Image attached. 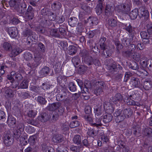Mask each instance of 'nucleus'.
I'll use <instances>...</instances> for the list:
<instances>
[{
	"label": "nucleus",
	"instance_id": "1",
	"mask_svg": "<svg viewBox=\"0 0 152 152\" xmlns=\"http://www.w3.org/2000/svg\"><path fill=\"white\" fill-rule=\"evenodd\" d=\"M15 74V72H12L11 73V75L7 76V79L12 83V87L13 88H16L19 84V82L21 80L23 77L19 73L16 74L15 76V80L14 81V79L12 76L14 75Z\"/></svg>",
	"mask_w": 152,
	"mask_h": 152
},
{
	"label": "nucleus",
	"instance_id": "2",
	"mask_svg": "<svg viewBox=\"0 0 152 152\" xmlns=\"http://www.w3.org/2000/svg\"><path fill=\"white\" fill-rule=\"evenodd\" d=\"M121 110H118L115 112V115L116 117L115 119L117 122H120L123 120L125 118H127L129 117V115L131 114L130 112L129 113V110L127 109H124L123 112V114L121 115L120 113Z\"/></svg>",
	"mask_w": 152,
	"mask_h": 152
},
{
	"label": "nucleus",
	"instance_id": "3",
	"mask_svg": "<svg viewBox=\"0 0 152 152\" xmlns=\"http://www.w3.org/2000/svg\"><path fill=\"white\" fill-rule=\"evenodd\" d=\"M93 115L91 114H89L85 115V119L86 121H87L90 124L96 127L101 125V119L100 118L98 119V121L97 120L96 123H94L93 122Z\"/></svg>",
	"mask_w": 152,
	"mask_h": 152
},
{
	"label": "nucleus",
	"instance_id": "4",
	"mask_svg": "<svg viewBox=\"0 0 152 152\" xmlns=\"http://www.w3.org/2000/svg\"><path fill=\"white\" fill-rule=\"evenodd\" d=\"M97 86L94 91V93L96 95H99L103 93V88L104 87V83L103 82H99L96 84Z\"/></svg>",
	"mask_w": 152,
	"mask_h": 152
},
{
	"label": "nucleus",
	"instance_id": "5",
	"mask_svg": "<svg viewBox=\"0 0 152 152\" xmlns=\"http://www.w3.org/2000/svg\"><path fill=\"white\" fill-rule=\"evenodd\" d=\"M23 132V125L22 126L20 125H18L16 129H15L14 131V134L15 137L17 138L20 137Z\"/></svg>",
	"mask_w": 152,
	"mask_h": 152
},
{
	"label": "nucleus",
	"instance_id": "6",
	"mask_svg": "<svg viewBox=\"0 0 152 152\" xmlns=\"http://www.w3.org/2000/svg\"><path fill=\"white\" fill-rule=\"evenodd\" d=\"M77 82L78 83V85L80 86L81 89V92L83 94H88L89 92L88 91V86L85 84L86 83H85V87L83 88V83L82 81L80 80H77Z\"/></svg>",
	"mask_w": 152,
	"mask_h": 152
},
{
	"label": "nucleus",
	"instance_id": "7",
	"mask_svg": "<svg viewBox=\"0 0 152 152\" xmlns=\"http://www.w3.org/2000/svg\"><path fill=\"white\" fill-rule=\"evenodd\" d=\"M8 32L10 37L12 38L16 37L18 35V31L17 28L15 27L10 28Z\"/></svg>",
	"mask_w": 152,
	"mask_h": 152
},
{
	"label": "nucleus",
	"instance_id": "8",
	"mask_svg": "<svg viewBox=\"0 0 152 152\" xmlns=\"http://www.w3.org/2000/svg\"><path fill=\"white\" fill-rule=\"evenodd\" d=\"M115 10L120 12L130 10L129 6H128L126 4L118 5L115 8Z\"/></svg>",
	"mask_w": 152,
	"mask_h": 152
},
{
	"label": "nucleus",
	"instance_id": "9",
	"mask_svg": "<svg viewBox=\"0 0 152 152\" xmlns=\"http://www.w3.org/2000/svg\"><path fill=\"white\" fill-rule=\"evenodd\" d=\"M103 133V131L102 130H99L98 131H97L93 129H89L87 132V134L90 136L92 137H94L98 134H100V133Z\"/></svg>",
	"mask_w": 152,
	"mask_h": 152
},
{
	"label": "nucleus",
	"instance_id": "10",
	"mask_svg": "<svg viewBox=\"0 0 152 152\" xmlns=\"http://www.w3.org/2000/svg\"><path fill=\"white\" fill-rule=\"evenodd\" d=\"M8 125L10 127H13L16 123L15 119L11 115H9L7 120Z\"/></svg>",
	"mask_w": 152,
	"mask_h": 152
},
{
	"label": "nucleus",
	"instance_id": "11",
	"mask_svg": "<svg viewBox=\"0 0 152 152\" xmlns=\"http://www.w3.org/2000/svg\"><path fill=\"white\" fill-rule=\"evenodd\" d=\"M138 15L140 16H148L149 15V13L147 10H145L143 8H140L138 10Z\"/></svg>",
	"mask_w": 152,
	"mask_h": 152
},
{
	"label": "nucleus",
	"instance_id": "12",
	"mask_svg": "<svg viewBox=\"0 0 152 152\" xmlns=\"http://www.w3.org/2000/svg\"><path fill=\"white\" fill-rule=\"evenodd\" d=\"M122 99V98L121 95L120 94H117L113 97V101L114 103L116 104L118 102H121Z\"/></svg>",
	"mask_w": 152,
	"mask_h": 152
},
{
	"label": "nucleus",
	"instance_id": "13",
	"mask_svg": "<svg viewBox=\"0 0 152 152\" xmlns=\"http://www.w3.org/2000/svg\"><path fill=\"white\" fill-rule=\"evenodd\" d=\"M26 15L28 16V19L31 20L34 17V14L32 10V8L31 7L29 6L27 9V12Z\"/></svg>",
	"mask_w": 152,
	"mask_h": 152
},
{
	"label": "nucleus",
	"instance_id": "14",
	"mask_svg": "<svg viewBox=\"0 0 152 152\" xmlns=\"http://www.w3.org/2000/svg\"><path fill=\"white\" fill-rule=\"evenodd\" d=\"M140 34L142 38L146 40V41H145L144 42H145L146 43H148L149 40L148 39L149 37L148 36L149 35V33L145 31H142L140 33Z\"/></svg>",
	"mask_w": 152,
	"mask_h": 152
},
{
	"label": "nucleus",
	"instance_id": "15",
	"mask_svg": "<svg viewBox=\"0 0 152 152\" xmlns=\"http://www.w3.org/2000/svg\"><path fill=\"white\" fill-rule=\"evenodd\" d=\"M77 23V19L75 17L71 18L69 21V24L72 26H74Z\"/></svg>",
	"mask_w": 152,
	"mask_h": 152
},
{
	"label": "nucleus",
	"instance_id": "16",
	"mask_svg": "<svg viewBox=\"0 0 152 152\" xmlns=\"http://www.w3.org/2000/svg\"><path fill=\"white\" fill-rule=\"evenodd\" d=\"M77 52L76 48L74 46H70L68 48V52L70 55L75 54Z\"/></svg>",
	"mask_w": 152,
	"mask_h": 152
},
{
	"label": "nucleus",
	"instance_id": "17",
	"mask_svg": "<svg viewBox=\"0 0 152 152\" xmlns=\"http://www.w3.org/2000/svg\"><path fill=\"white\" fill-rule=\"evenodd\" d=\"M138 14V10L134 9L130 13L129 16L131 19L134 20L136 18Z\"/></svg>",
	"mask_w": 152,
	"mask_h": 152
},
{
	"label": "nucleus",
	"instance_id": "18",
	"mask_svg": "<svg viewBox=\"0 0 152 152\" xmlns=\"http://www.w3.org/2000/svg\"><path fill=\"white\" fill-rule=\"evenodd\" d=\"M112 8V4L111 3L107 4L105 9V13L108 16L110 15Z\"/></svg>",
	"mask_w": 152,
	"mask_h": 152
},
{
	"label": "nucleus",
	"instance_id": "19",
	"mask_svg": "<svg viewBox=\"0 0 152 152\" xmlns=\"http://www.w3.org/2000/svg\"><path fill=\"white\" fill-rule=\"evenodd\" d=\"M116 21L114 19L111 18L108 20L107 25L110 27H113L116 25Z\"/></svg>",
	"mask_w": 152,
	"mask_h": 152
},
{
	"label": "nucleus",
	"instance_id": "20",
	"mask_svg": "<svg viewBox=\"0 0 152 152\" xmlns=\"http://www.w3.org/2000/svg\"><path fill=\"white\" fill-rule=\"evenodd\" d=\"M4 143L7 146H9L12 144V142L10 140V138L8 135H6L4 137Z\"/></svg>",
	"mask_w": 152,
	"mask_h": 152
},
{
	"label": "nucleus",
	"instance_id": "21",
	"mask_svg": "<svg viewBox=\"0 0 152 152\" xmlns=\"http://www.w3.org/2000/svg\"><path fill=\"white\" fill-rule=\"evenodd\" d=\"M49 72V68L47 67H45L42 68L40 71L41 76H45L48 75Z\"/></svg>",
	"mask_w": 152,
	"mask_h": 152
},
{
	"label": "nucleus",
	"instance_id": "22",
	"mask_svg": "<svg viewBox=\"0 0 152 152\" xmlns=\"http://www.w3.org/2000/svg\"><path fill=\"white\" fill-rule=\"evenodd\" d=\"M27 137L26 135L22 136L20 138V142L23 145H26L27 144Z\"/></svg>",
	"mask_w": 152,
	"mask_h": 152
},
{
	"label": "nucleus",
	"instance_id": "23",
	"mask_svg": "<svg viewBox=\"0 0 152 152\" xmlns=\"http://www.w3.org/2000/svg\"><path fill=\"white\" fill-rule=\"evenodd\" d=\"M22 51V50L21 49H20L18 47H16L15 48L12 50V54L13 56H15L21 52Z\"/></svg>",
	"mask_w": 152,
	"mask_h": 152
},
{
	"label": "nucleus",
	"instance_id": "24",
	"mask_svg": "<svg viewBox=\"0 0 152 152\" xmlns=\"http://www.w3.org/2000/svg\"><path fill=\"white\" fill-rule=\"evenodd\" d=\"M106 40L105 38H102L101 39L99 42V45L100 48L103 50L107 49L104 44V42Z\"/></svg>",
	"mask_w": 152,
	"mask_h": 152
},
{
	"label": "nucleus",
	"instance_id": "25",
	"mask_svg": "<svg viewBox=\"0 0 152 152\" xmlns=\"http://www.w3.org/2000/svg\"><path fill=\"white\" fill-rule=\"evenodd\" d=\"M5 96L7 97H12L13 95V92L9 88L5 89Z\"/></svg>",
	"mask_w": 152,
	"mask_h": 152
},
{
	"label": "nucleus",
	"instance_id": "26",
	"mask_svg": "<svg viewBox=\"0 0 152 152\" xmlns=\"http://www.w3.org/2000/svg\"><path fill=\"white\" fill-rule=\"evenodd\" d=\"M112 119V115L110 114H108L104 116L103 119V121L105 123H107L110 121Z\"/></svg>",
	"mask_w": 152,
	"mask_h": 152
},
{
	"label": "nucleus",
	"instance_id": "27",
	"mask_svg": "<svg viewBox=\"0 0 152 152\" xmlns=\"http://www.w3.org/2000/svg\"><path fill=\"white\" fill-rule=\"evenodd\" d=\"M71 150L75 152H80L81 150L80 147L74 145H72L70 148Z\"/></svg>",
	"mask_w": 152,
	"mask_h": 152
},
{
	"label": "nucleus",
	"instance_id": "28",
	"mask_svg": "<svg viewBox=\"0 0 152 152\" xmlns=\"http://www.w3.org/2000/svg\"><path fill=\"white\" fill-rule=\"evenodd\" d=\"M28 83L26 80H24L20 83V86H18V88H21L23 89L26 88L28 87Z\"/></svg>",
	"mask_w": 152,
	"mask_h": 152
},
{
	"label": "nucleus",
	"instance_id": "29",
	"mask_svg": "<svg viewBox=\"0 0 152 152\" xmlns=\"http://www.w3.org/2000/svg\"><path fill=\"white\" fill-rule=\"evenodd\" d=\"M52 141L55 143H58L61 142V140L59 135H56L53 136L52 138Z\"/></svg>",
	"mask_w": 152,
	"mask_h": 152
},
{
	"label": "nucleus",
	"instance_id": "30",
	"mask_svg": "<svg viewBox=\"0 0 152 152\" xmlns=\"http://www.w3.org/2000/svg\"><path fill=\"white\" fill-rule=\"evenodd\" d=\"M103 8V7L102 3L100 4L99 7H98V6H97L96 9V13L98 15H99L102 12Z\"/></svg>",
	"mask_w": 152,
	"mask_h": 152
},
{
	"label": "nucleus",
	"instance_id": "31",
	"mask_svg": "<svg viewBox=\"0 0 152 152\" xmlns=\"http://www.w3.org/2000/svg\"><path fill=\"white\" fill-rule=\"evenodd\" d=\"M79 122L77 121H74L70 123V126L71 128H73L79 126Z\"/></svg>",
	"mask_w": 152,
	"mask_h": 152
},
{
	"label": "nucleus",
	"instance_id": "32",
	"mask_svg": "<svg viewBox=\"0 0 152 152\" xmlns=\"http://www.w3.org/2000/svg\"><path fill=\"white\" fill-rule=\"evenodd\" d=\"M81 138L79 135H75L73 138V141L76 144H78L81 142Z\"/></svg>",
	"mask_w": 152,
	"mask_h": 152
},
{
	"label": "nucleus",
	"instance_id": "33",
	"mask_svg": "<svg viewBox=\"0 0 152 152\" xmlns=\"http://www.w3.org/2000/svg\"><path fill=\"white\" fill-rule=\"evenodd\" d=\"M24 57L26 60L29 61L32 59V55L29 53L27 52L25 53Z\"/></svg>",
	"mask_w": 152,
	"mask_h": 152
},
{
	"label": "nucleus",
	"instance_id": "34",
	"mask_svg": "<svg viewBox=\"0 0 152 152\" xmlns=\"http://www.w3.org/2000/svg\"><path fill=\"white\" fill-rule=\"evenodd\" d=\"M37 111L33 110H29L28 113V115L29 117H34L37 114Z\"/></svg>",
	"mask_w": 152,
	"mask_h": 152
},
{
	"label": "nucleus",
	"instance_id": "35",
	"mask_svg": "<svg viewBox=\"0 0 152 152\" xmlns=\"http://www.w3.org/2000/svg\"><path fill=\"white\" fill-rule=\"evenodd\" d=\"M58 32L57 29H52L51 30L50 34L51 35L55 37H58Z\"/></svg>",
	"mask_w": 152,
	"mask_h": 152
},
{
	"label": "nucleus",
	"instance_id": "36",
	"mask_svg": "<svg viewBox=\"0 0 152 152\" xmlns=\"http://www.w3.org/2000/svg\"><path fill=\"white\" fill-rule=\"evenodd\" d=\"M102 134H103V132L102 133H100V134H99L101 136V139L102 141L105 142H107L108 140V139L107 137V136Z\"/></svg>",
	"mask_w": 152,
	"mask_h": 152
},
{
	"label": "nucleus",
	"instance_id": "37",
	"mask_svg": "<svg viewBox=\"0 0 152 152\" xmlns=\"http://www.w3.org/2000/svg\"><path fill=\"white\" fill-rule=\"evenodd\" d=\"M37 101L41 104H45L46 102L45 98L40 96L38 97Z\"/></svg>",
	"mask_w": 152,
	"mask_h": 152
},
{
	"label": "nucleus",
	"instance_id": "38",
	"mask_svg": "<svg viewBox=\"0 0 152 152\" xmlns=\"http://www.w3.org/2000/svg\"><path fill=\"white\" fill-rule=\"evenodd\" d=\"M72 61L74 64H76V65H78L79 62H80V60L77 57H74L72 58Z\"/></svg>",
	"mask_w": 152,
	"mask_h": 152
},
{
	"label": "nucleus",
	"instance_id": "39",
	"mask_svg": "<svg viewBox=\"0 0 152 152\" xmlns=\"http://www.w3.org/2000/svg\"><path fill=\"white\" fill-rule=\"evenodd\" d=\"M151 86V85L149 82H145L144 87L145 88L146 90H149Z\"/></svg>",
	"mask_w": 152,
	"mask_h": 152
},
{
	"label": "nucleus",
	"instance_id": "40",
	"mask_svg": "<svg viewBox=\"0 0 152 152\" xmlns=\"http://www.w3.org/2000/svg\"><path fill=\"white\" fill-rule=\"evenodd\" d=\"M3 48L6 50H9L11 47V45L9 43L5 42L4 44Z\"/></svg>",
	"mask_w": 152,
	"mask_h": 152
},
{
	"label": "nucleus",
	"instance_id": "41",
	"mask_svg": "<svg viewBox=\"0 0 152 152\" xmlns=\"http://www.w3.org/2000/svg\"><path fill=\"white\" fill-rule=\"evenodd\" d=\"M132 73L130 72H127L126 73L124 78L126 81L127 80L129 77L132 76Z\"/></svg>",
	"mask_w": 152,
	"mask_h": 152
},
{
	"label": "nucleus",
	"instance_id": "42",
	"mask_svg": "<svg viewBox=\"0 0 152 152\" xmlns=\"http://www.w3.org/2000/svg\"><path fill=\"white\" fill-rule=\"evenodd\" d=\"M132 82L133 85L135 86H137L138 84V79L137 78L134 79L132 81Z\"/></svg>",
	"mask_w": 152,
	"mask_h": 152
},
{
	"label": "nucleus",
	"instance_id": "43",
	"mask_svg": "<svg viewBox=\"0 0 152 152\" xmlns=\"http://www.w3.org/2000/svg\"><path fill=\"white\" fill-rule=\"evenodd\" d=\"M5 117V115L4 112L0 110V120L4 118Z\"/></svg>",
	"mask_w": 152,
	"mask_h": 152
},
{
	"label": "nucleus",
	"instance_id": "44",
	"mask_svg": "<svg viewBox=\"0 0 152 152\" xmlns=\"http://www.w3.org/2000/svg\"><path fill=\"white\" fill-rule=\"evenodd\" d=\"M125 29L129 33H131L132 31V26L130 24L128 26L126 27Z\"/></svg>",
	"mask_w": 152,
	"mask_h": 152
},
{
	"label": "nucleus",
	"instance_id": "45",
	"mask_svg": "<svg viewBox=\"0 0 152 152\" xmlns=\"http://www.w3.org/2000/svg\"><path fill=\"white\" fill-rule=\"evenodd\" d=\"M133 58L136 61H139L140 59V55L139 54L134 55Z\"/></svg>",
	"mask_w": 152,
	"mask_h": 152
},
{
	"label": "nucleus",
	"instance_id": "46",
	"mask_svg": "<svg viewBox=\"0 0 152 152\" xmlns=\"http://www.w3.org/2000/svg\"><path fill=\"white\" fill-rule=\"evenodd\" d=\"M38 47L41 49L42 51H44L45 49L44 45L41 43H39L38 44Z\"/></svg>",
	"mask_w": 152,
	"mask_h": 152
},
{
	"label": "nucleus",
	"instance_id": "47",
	"mask_svg": "<svg viewBox=\"0 0 152 152\" xmlns=\"http://www.w3.org/2000/svg\"><path fill=\"white\" fill-rule=\"evenodd\" d=\"M4 67V66H1L0 68V74L1 75H3L5 73Z\"/></svg>",
	"mask_w": 152,
	"mask_h": 152
},
{
	"label": "nucleus",
	"instance_id": "48",
	"mask_svg": "<svg viewBox=\"0 0 152 152\" xmlns=\"http://www.w3.org/2000/svg\"><path fill=\"white\" fill-rule=\"evenodd\" d=\"M69 89L70 91L73 92L75 91L76 88L75 86L74 85H72V86L69 87Z\"/></svg>",
	"mask_w": 152,
	"mask_h": 152
},
{
	"label": "nucleus",
	"instance_id": "49",
	"mask_svg": "<svg viewBox=\"0 0 152 152\" xmlns=\"http://www.w3.org/2000/svg\"><path fill=\"white\" fill-rule=\"evenodd\" d=\"M59 31L61 34H63L65 32L64 29L63 28H60L59 29Z\"/></svg>",
	"mask_w": 152,
	"mask_h": 152
},
{
	"label": "nucleus",
	"instance_id": "50",
	"mask_svg": "<svg viewBox=\"0 0 152 152\" xmlns=\"http://www.w3.org/2000/svg\"><path fill=\"white\" fill-rule=\"evenodd\" d=\"M46 148L48 150V152H54L53 149L52 148L50 147H47Z\"/></svg>",
	"mask_w": 152,
	"mask_h": 152
},
{
	"label": "nucleus",
	"instance_id": "51",
	"mask_svg": "<svg viewBox=\"0 0 152 152\" xmlns=\"http://www.w3.org/2000/svg\"><path fill=\"white\" fill-rule=\"evenodd\" d=\"M61 149V148L60 147H59L58 149V151H60V152H68V151L66 148H64L63 149H61V150L60 151L59 149Z\"/></svg>",
	"mask_w": 152,
	"mask_h": 152
},
{
	"label": "nucleus",
	"instance_id": "52",
	"mask_svg": "<svg viewBox=\"0 0 152 152\" xmlns=\"http://www.w3.org/2000/svg\"><path fill=\"white\" fill-rule=\"evenodd\" d=\"M132 68L135 70H137L138 69V66L136 64H135L134 66H132Z\"/></svg>",
	"mask_w": 152,
	"mask_h": 152
},
{
	"label": "nucleus",
	"instance_id": "53",
	"mask_svg": "<svg viewBox=\"0 0 152 152\" xmlns=\"http://www.w3.org/2000/svg\"><path fill=\"white\" fill-rule=\"evenodd\" d=\"M117 43H115V45L117 46V48H122V45L119 43L118 42H117Z\"/></svg>",
	"mask_w": 152,
	"mask_h": 152
},
{
	"label": "nucleus",
	"instance_id": "54",
	"mask_svg": "<svg viewBox=\"0 0 152 152\" xmlns=\"http://www.w3.org/2000/svg\"><path fill=\"white\" fill-rule=\"evenodd\" d=\"M42 88L44 90L47 89L49 88V87L48 88V86L47 85L44 84H42Z\"/></svg>",
	"mask_w": 152,
	"mask_h": 152
},
{
	"label": "nucleus",
	"instance_id": "55",
	"mask_svg": "<svg viewBox=\"0 0 152 152\" xmlns=\"http://www.w3.org/2000/svg\"><path fill=\"white\" fill-rule=\"evenodd\" d=\"M132 102H131V103L130 104H132V105H137L138 106L139 105V104L137 102H135L134 101H131Z\"/></svg>",
	"mask_w": 152,
	"mask_h": 152
},
{
	"label": "nucleus",
	"instance_id": "56",
	"mask_svg": "<svg viewBox=\"0 0 152 152\" xmlns=\"http://www.w3.org/2000/svg\"><path fill=\"white\" fill-rule=\"evenodd\" d=\"M138 48H139L140 49L142 50L144 48V47L143 46V45L139 43L138 44Z\"/></svg>",
	"mask_w": 152,
	"mask_h": 152
},
{
	"label": "nucleus",
	"instance_id": "57",
	"mask_svg": "<svg viewBox=\"0 0 152 152\" xmlns=\"http://www.w3.org/2000/svg\"><path fill=\"white\" fill-rule=\"evenodd\" d=\"M31 148L28 147L25 150V152H31Z\"/></svg>",
	"mask_w": 152,
	"mask_h": 152
},
{
	"label": "nucleus",
	"instance_id": "58",
	"mask_svg": "<svg viewBox=\"0 0 152 152\" xmlns=\"http://www.w3.org/2000/svg\"><path fill=\"white\" fill-rule=\"evenodd\" d=\"M98 111L97 110L96 112H95V115L97 116H98L99 115H101V111L100 110H99V113H98Z\"/></svg>",
	"mask_w": 152,
	"mask_h": 152
},
{
	"label": "nucleus",
	"instance_id": "59",
	"mask_svg": "<svg viewBox=\"0 0 152 152\" xmlns=\"http://www.w3.org/2000/svg\"><path fill=\"white\" fill-rule=\"evenodd\" d=\"M82 96L84 97L85 99H88L89 98V96L88 95H86L83 94Z\"/></svg>",
	"mask_w": 152,
	"mask_h": 152
},
{
	"label": "nucleus",
	"instance_id": "60",
	"mask_svg": "<svg viewBox=\"0 0 152 152\" xmlns=\"http://www.w3.org/2000/svg\"><path fill=\"white\" fill-rule=\"evenodd\" d=\"M47 147L46 146H45L44 147H43L42 149L44 151V152H48V150L46 148Z\"/></svg>",
	"mask_w": 152,
	"mask_h": 152
},
{
	"label": "nucleus",
	"instance_id": "61",
	"mask_svg": "<svg viewBox=\"0 0 152 152\" xmlns=\"http://www.w3.org/2000/svg\"><path fill=\"white\" fill-rule=\"evenodd\" d=\"M34 137L33 136H31L30 137L28 140L29 142H31V140H33L34 141Z\"/></svg>",
	"mask_w": 152,
	"mask_h": 152
},
{
	"label": "nucleus",
	"instance_id": "62",
	"mask_svg": "<svg viewBox=\"0 0 152 152\" xmlns=\"http://www.w3.org/2000/svg\"><path fill=\"white\" fill-rule=\"evenodd\" d=\"M30 3L33 6H35V4L36 3H35L32 1H30Z\"/></svg>",
	"mask_w": 152,
	"mask_h": 152
},
{
	"label": "nucleus",
	"instance_id": "63",
	"mask_svg": "<svg viewBox=\"0 0 152 152\" xmlns=\"http://www.w3.org/2000/svg\"><path fill=\"white\" fill-rule=\"evenodd\" d=\"M77 118V116H72V119H76Z\"/></svg>",
	"mask_w": 152,
	"mask_h": 152
},
{
	"label": "nucleus",
	"instance_id": "64",
	"mask_svg": "<svg viewBox=\"0 0 152 152\" xmlns=\"http://www.w3.org/2000/svg\"><path fill=\"white\" fill-rule=\"evenodd\" d=\"M149 124L151 126H152V116L151 118V121L149 122Z\"/></svg>",
	"mask_w": 152,
	"mask_h": 152
}]
</instances>
